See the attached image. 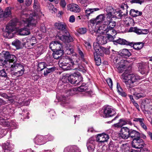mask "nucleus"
I'll return each instance as SVG.
<instances>
[{
  "label": "nucleus",
  "mask_w": 152,
  "mask_h": 152,
  "mask_svg": "<svg viewBox=\"0 0 152 152\" xmlns=\"http://www.w3.org/2000/svg\"><path fill=\"white\" fill-rule=\"evenodd\" d=\"M37 21L33 20L31 17L27 19L26 21H23L21 26L24 27L19 30V33L20 35H28L30 34V30L32 29L36 26Z\"/></svg>",
  "instance_id": "obj_1"
},
{
  "label": "nucleus",
  "mask_w": 152,
  "mask_h": 152,
  "mask_svg": "<svg viewBox=\"0 0 152 152\" xmlns=\"http://www.w3.org/2000/svg\"><path fill=\"white\" fill-rule=\"evenodd\" d=\"M123 81L124 82L127 87L129 88L133 86V84L140 80L139 77L135 74H130L124 72L121 76Z\"/></svg>",
  "instance_id": "obj_2"
},
{
  "label": "nucleus",
  "mask_w": 152,
  "mask_h": 152,
  "mask_svg": "<svg viewBox=\"0 0 152 152\" xmlns=\"http://www.w3.org/2000/svg\"><path fill=\"white\" fill-rule=\"evenodd\" d=\"M112 25L108 27H102V32L107 34L108 36L107 39H108L110 41H112L113 40V36L116 34V31L114 29V27L116 26V22H112Z\"/></svg>",
  "instance_id": "obj_3"
},
{
  "label": "nucleus",
  "mask_w": 152,
  "mask_h": 152,
  "mask_svg": "<svg viewBox=\"0 0 152 152\" xmlns=\"http://www.w3.org/2000/svg\"><path fill=\"white\" fill-rule=\"evenodd\" d=\"M34 9V12L30 15L29 17H31L32 18L37 21L40 18V16L41 13L40 11V7L37 0H34L33 6Z\"/></svg>",
  "instance_id": "obj_4"
},
{
  "label": "nucleus",
  "mask_w": 152,
  "mask_h": 152,
  "mask_svg": "<svg viewBox=\"0 0 152 152\" xmlns=\"http://www.w3.org/2000/svg\"><path fill=\"white\" fill-rule=\"evenodd\" d=\"M96 20H97V22L99 24V23H102V26H101L99 28L100 30H102V27L104 26V27H107L111 26L112 25V23L116 22L114 21H113L112 19H111V21H110V23H105V22L106 21L107 19V17L105 18V15L104 14H101L98 15L96 18Z\"/></svg>",
  "instance_id": "obj_5"
},
{
  "label": "nucleus",
  "mask_w": 152,
  "mask_h": 152,
  "mask_svg": "<svg viewBox=\"0 0 152 152\" xmlns=\"http://www.w3.org/2000/svg\"><path fill=\"white\" fill-rule=\"evenodd\" d=\"M7 69H10V70L12 71H18L20 72L22 71L23 73L25 71V69L23 64L17 62H14L13 65H11L9 64H7Z\"/></svg>",
  "instance_id": "obj_6"
},
{
  "label": "nucleus",
  "mask_w": 152,
  "mask_h": 152,
  "mask_svg": "<svg viewBox=\"0 0 152 152\" xmlns=\"http://www.w3.org/2000/svg\"><path fill=\"white\" fill-rule=\"evenodd\" d=\"M103 117L104 118L111 117L116 114L115 110L109 106H104L103 107Z\"/></svg>",
  "instance_id": "obj_7"
},
{
  "label": "nucleus",
  "mask_w": 152,
  "mask_h": 152,
  "mask_svg": "<svg viewBox=\"0 0 152 152\" xmlns=\"http://www.w3.org/2000/svg\"><path fill=\"white\" fill-rule=\"evenodd\" d=\"M54 26L56 29L61 31L63 33H64L66 34H69L68 27L65 23L58 22L55 23Z\"/></svg>",
  "instance_id": "obj_8"
},
{
  "label": "nucleus",
  "mask_w": 152,
  "mask_h": 152,
  "mask_svg": "<svg viewBox=\"0 0 152 152\" xmlns=\"http://www.w3.org/2000/svg\"><path fill=\"white\" fill-rule=\"evenodd\" d=\"M17 23V19H14L11 20L7 25L6 31L8 35L11 34V33L15 30V26L16 25Z\"/></svg>",
  "instance_id": "obj_9"
},
{
  "label": "nucleus",
  "mask_w": 152,
  "mask_h": 152,
  "mask_svg": "<svg viewBox=\"0 0 152 152\" xmlns=\"http://www.w3.org/2000/svg\"><path fill=\"white\" fill-rule=\"evenodd\" d=\"M116 9H114L111 6H108L107 7L106 9V11L107 12L106 15L107 19L106 21L105 22V23H110V21H111V19H112L113 18V17L114 14H115V10Z\"/></svg>",
  "instance_id": "obj_10"
},
{
  "label": "nucleus",
  "mask_w": 152,
  "mask_h": 152,
  "mask_svg": "<svg viewBox=\"0 0 152 152\" xmlns=\"http://www.w3.org/2000/svg\"><path fill=\"white\" fill-rule=\"evenodd\" d=\"M99 44H100L97 42H94L93 46L95 52L94 53V55L99 54L102 56L105 48L100 46Z\"/></svg>",
  "instance_id": "obj_11"
},
{
  "label": "nucleus",
  "mask_w": 152,
  "mask_h": 152,
  "mask_svg": "<svg viewBox=\"0 0 152 152\" xmlns=\"http://www.w3.org/2000/svg\"><path fill=\"white\" fill-rule=\"evenodd\" d=\"M132 145V147L140 149L144 147L145 143L143 140L140 137L133 139Z\"/></svg>",
  "instance_id": "obj_12"
},
{
  "label": "nucleus",
  "mask_w": 152,
  "mask_h": 152,
  "mask_svg": "<svg viewBox=\"0 0 152 152\" xmlns=\"http://www.w3.org/2000/svg\"><path fill=\"white\" fill-rule=\"evenodd\" d=\"M138 67L140 73L142 75H147L149 70L148 65L145 63L139 64Z\"/></svg>",
  "instance_id": "obj_13"
},
{
  "label": "nucleus",
  "mask_w": 152,
  "mask_h": 152,
  "mask_svg": "<svg viewBox=\"0 0 152 152\" xmlns=\"http://www.w3.org/2000/svg\"><path fill=\"white\" fill-rule=\"evenodd\" d=\"M130 129L126 127H123L120 131L119 136L122 139H126L129 137Z\"/></svg>",
  "instance_id": "obj_14"
},
{
  "label": "nucleus",
  "mask_w": 152,
  "mask_h": 152,
  "mask_svg": "<svg viewBox=\"0 0 152 152\" xmlns=\"http://www.w3.org/2000/svg\"><path fill=\"white\" fill-rule=\"evenodd\" d=\"M49 47L52 51L63 48L62 44L59 42L56 41H53L50 43Z\"/></svg>",
  "instance_id": "obj_15"
},
{
  "label": "nucleus",
  "mask_w": 152,
  "mask_h": 152,
  "mask_svg": "<svg viewBox=\"0 0 152 152\" xmlns=\"http://www.w3.org/2000/svg\"><path fill=\"white\" fill-rule=\"evenodd\" d=\"M124 64L116 65V66L114 67L115 68L117 69L118 72L121 73L124 71L126 72L128 69L130 68V67H129V62L128 63L124 64Z\"/></svg>",
  "instance_id": "obj_16"
},
{
  "label": "nucleus",
  "mask_w": 152,
  "mask_h": 152,
  "mask_svg": "<svg viewBox=\"0 0 152 152\" xmlns=\"http://www.w3.org/2000/svg\"><path fill=\"white\" fill-rule=\"evenodd\" d=\"M74 63L71 62H63L60 63L59 65L60 67L64 70H69L72 69V66L74 65Z\"/></svg>",
  "instance_id": "obj_17"
},
{
  "label": "nucleus",
  "mask_w": 152,
  "mask_h": 152,
  "mask_svg": "<svg viewBox=\"0 0 152 152\" xmlns=\"http://www.w3.org/2000/svg\"><path fill=\"white\" fill-rule=\"evenodd\" d=\"M67 9L75 13H79L81 11L80 7L76 4H70L67 6Z\"/></svg>",
  "instance_id": "obj_18"
},
{
  "label": "nucleus",
  "mask_w": 152,
  "mask_h": 152,
  "mask_svg": "<svg viewBox=\"0 0 152 152\" xmlns=\"http://www.w3.org/2000/svg\"><path fill=\"white\" fill-rule=\"evenodd\" d=\"M109 139V136L108 134H99L96 137V140L100 142H106Z\"/></svg>",
  "instance_id": "obj_19"
},
{
  "label": "nucleus",
  "mask_w": 152,
  "mask_h": 152,
  "mask_svg": "<svg viewBox=\"0 0 152 152\" xmlns=\"http://www.w3.org/2000/svg\"><path fill=\"white\" fill-rule=\"evenodd\" d=\"M67 35H63L59 37L58 38L64 42H72L74 41L73 38L69 34V33Z\"/></svg>",
  "instance_id": "obj_20"
},
{
  "label": "nucleus",
  "mask_w": 152,
  "mask_h": 152,
  "mask_svg": "<svg viewBox=\"0 0 152 152\" xmlns=\"http://www.w3.org/2000/svg\"><path fill=\"white\" fill-rule=\"evenodd\" d=\"M64 152H81L80 149L76 146H69L66 147Z\"/></svg>",
  "instance_id": "obj_21"
},
{
  "label": "nucleus",
  "mask_w": 152,
  "mask_h": 152,
  "mask_svg": "<svg viewBox=\"0 0 152 152\" xmlns=\"http://www.w3.org/2000/svg\"><path fill=\"white\" fill-rule=\"evenodd\" d=\"M114 42L122 45H126L130 46H132L133 45V42H130L125 39L120 38L115 40Z\"/></svg>",
  "instance_id": "obj_22"
},
{
  "label": "nucleus",
  "mask_w": 152,
  "mask_h": 152,
  "mask_svg": "<svg viewBox=\"0 0 152 152\" xmlns=\"http://www.w3.org/2000/svg\"><path fill=\"white\" fill-rule=\"evenodd\" d=\"M1 147L4 152H9L12 150L13 148V145L9 142H7L3 144Z\"/></svg>",
  "instance_id": "obj_23"
},
{
  "label": "nucleus",
  "mask_w": 152,
  "mask_h": 152,
  "mask_svg": "<svg viewBox=\"0 0 152 152\" xmlns=\"http://www.w3.org/2000/svg\"><path fill=\"white\" fill-rule=\"evenodd\" d=\"M140 133L134 130H130L129 137L134 139L140 137Z\"/></svg>",
  "instance_id": "obj_24"
},
{
  "label": "nucleus",
  "mask_w": 152,
  "mask_h": 152,
  "mask_svg": "<svg viewBox=\"0 0 152 152\" xmlns=\"http://www.w3.org/2000/svg\"><path fill=\"white\" fill-rule=\"evenodd\" d=\"M119 53L120 56L125 58H127L131 55L130 52L126 49H124L121 50L120 51Z\"/></svg>",
  "instance_id": "obj_25"
},
{
  "label": "nucleus",
  "mask_w": 152,
  "mask_h": 152,
  "mask_svg": "<svg viewBox=\"0 0 152 152\" xmlns=\"http://www.w3.org/2000/svg\"><path fill=\"white\" fill-rule=\"evenodd\" d=\"M35 143L38 145H41L45 143L44 138L43 136L38 135L37 136L34 140Z\"/></svg>",
  "instance_id": "obj_26"
},
{
  "label": "nucleus",
  "mask_w": 152,
  "mask_h": 152,
  "mask_svg": "<svg viewBox=\"0 0 152 152\" xmlns=\"http://www.w3.org/2000/svg\"><path fill=\"white\" fill-rule=\"evenodd\" d=\"M97 42L101 45L106 44L107 42V38L102 35L98 36L96 38Z\"/></svg>",
  "instance_id": "obj_27"
},
{
  "label": "nucleus",
  "mask_w": 152,
  "mask_h": 152,
  "mask_svg": "<svg viewBox=\"0 0 152 152\" xmlns=\"http://www.w3.org/2000/svg\"><path fill=\"white\" fill-rule=\"evenodd\" d=\"M16 59L15 56L13 55L10 54L8 59L6 60V67H7V64H10L13 65L14 62H16Z\"/></svg>",
  "instance_id": "obj_28"
},
{
  "label": "nucleus",
  "mask_w": 152,
  "mask_h": 152,
  "mask_svg": "<svg viewBox=\"0 0 152 152\" xmlns=\"http://www.w3.org/2000/svg\"><path fill=\"white\" fill-rule=\"evenodd\" d=\"M74 73H75L76 75H75V80H77V82H75V84L76 85H80L83 81V78L80 73L78 72H75Z\"/></svg>",
  "instance_id": "obj_29"
},
{
  "label": "nucleus",
  "mask_w": 152,
  "mask_h": 152,
  "mask_svg": "<svg viewBox=\"0 0 152 152\" xmlns=\"http://www.w3.org/2000/svg\"><path fill=\"white\" fill-rule=\"evenodd\" d=\"M126 13H124L123 12L120 10L118 9L116 10L115 14H114L113 17H116L118 18H122L123 15L125 16L127 13V10H126Z\"/></svg>",
  "instance_id": "obj_30"
},
{
  "label": "nucleus",
  "mask_w": 152,
  "mask_h": 152,
  "mask_svg": "<svg viewBox=\"0 0 152 152\" xmlns=\"http://www.w3.org/2000/svg\"><path fill=\"white\" fill-rule=\"evenodd\" d=\"M123 62H124V64H126V63H128V62L126 60L121 59L119 56H115L113 59L114 67L116 66V65H119Z\"/></svg>",
  "instance_id": "obj_31"
},
{
  "label": "nucleus",
  "mask_w": 152,
  "mask_h": 152,
  "mask_svg": "<svg viewBox=\"0 0 152 152\" xmlns=\"http://www.w3.org/2000/svg\"><path fill=\"white\" fill-rule=\"evenodd\" d=\"M99 10V8H88L85 11V12L86 14V16L87 17H88L91 14L93 13L94 12L97 11Z\"/></svg>",
  "instance_id": "obj_32"
},
{
  "label": "nucleus",
  "mask_w": 152,
  "mask_h": 152,
  "mask_svg": "<svg viewBox=\"0 0 152 152\" xmlns=\"http://www.w3.org/2000/svg\"><path fill=\"white\" fill-rule=\"evenodd\" d=\"M116 88L117 91L120 95L124 97L126 96L127 95L123 91V89L118 83H117V84Z\"/></svg>",
  "instance_id": "obj_33"
},
{
  "label": "nucleus",
  "mask_w": 152,
  "mask_h": 152,
  "mask_svg": "<svg viewBox=\"0 0 152 152\" xmlns=\"http://www.w3.org/2000/svg\"><path fill=\"white\" fill-rule=\"evenodd\" d=\"M10 54L9 52L7 51H3L0 53V58L5 59L7 60L8 59V57L10 56Z\"/></svg>",
  "instance_id": "obj_34"
},
{
  "label": "nucleus",
  "mask_w": 152,
  "mask_h": 152,
  "mask_svg": "<svg viewBox=\"0 0 152 152\" xmlns=\"http://www.w3.org/2000/svg\"><path fill=\"white\" fill-rule=\"evenodd\" d=\"M144 45V43L142 42H137L135 44V45L134 44L133 42V45L131 46V47L133 46V48L135 50H139L143 47Z\"/></svg>",
  "instance_id": "obj_35"
},
{
  "label": "nucleus",
  "mask_w": 152,
  "mask_h": 152,
  "mask_svg": "<svg viewBox=\"0 0 152 152\" xmlns=\"http://www.w3.org/2000/svg\"><path fill=\"white\" fill-rule=\"evenodd\" d=\"M12 45L15 46L17 49H19L22 47V44L21 42L18 39H16L12 42Z\"/></svg>",
  "instance_id": "obj_36"
},
{
  "label": "nucleus",
  "mask_w": 152,
  "mask_h": 152,
  "mask_svg": "<svg viewBox=\"0 0 152 152\" xmlns=\"http://www.w3.org/2000/svg\"><path fill=\"white\" fill-rule=\"evenodd\" d=\"M11 13L10 8L8 7H7L5 9L4 12H3V18H7L8 17H10L11 15Z\"/></svg>",
  "instance_id": "obj_37"
},
{
  "label": "nucleus",
  "mask_w": 152,
  "mask_h": 152,
  "mask_svg": "<svg viewBox=\"0 0 152 152\" xmlns=\"http://www.w3.org/2000/svg\"><path fill=\"white\" fill-rule=\"evenodd\" d=\"M142 91L139 88V90H138V91H137L134 96L136 99H138L140 98L144 97L146 96L145 94L142 93Z\"/></svg>",
  "instance_id": "obj_38"
},
{
  "label": "nucleus",
  "mask_w": 152,
  "mask_h": 152,
  "mask_svg": "<svg viewBox=\"0 0 152 152\" xmlns=\"http://www.w3.org/2000/svg\"><path fill=\"white\" fill-rule=\"evenodd\" d=\"M75 75H76L75 73H72L70 75V76L68 78V81L72 84H75V82H77V80H75Z\"/></svg>",
  "instance_id": "obj_39"
},
{
  "label": "nucleus",
  "mask_w": 152,
  "mask_h": 152,
  "mask_svg": "<svg viewBox=\"0 0 152 152\" xmlns=\"http://www.w3.org/2000/svg\"><path fill=\"white\" fill-rule=\"evenodd\" d=\"M61 103L64 106H67L69 103V98L67 97L63 96L61 99Z\"/></svg>",
  "instance_id": "obj_40"
},
{
  "label": "nucleus",
  "mask_w": 152,
  "mask_h": 152,
  "mask_svg": "<svg viewBox=\"0 0 152 152\" xmlns=\"http://www.w3.org/2000/svg\"><path fill=\"white\" fill-rule=\"evenodd\" d=\"M94 60L97 66L100 65L101 63V59L100 57V55H94Z\"/></svg>",
  "instance_id": "obj_41"
},
{
  "label": "nucleus",
  "mask_w": 152,
  "mask_h": 152,
  "mask_svg": "<svg viewBox=\"0 0 152 152\" xmlns=\"http://www.w3.org/2000/svg\"><path fill=\"white\" fill-rule=\"evenodd\" d=\"M129 31L134 32L138 34H141L142 33L141 30L138 28L137 27L130 28L129 30Z\"/></svg>",
  "instance_id": "obj_42"
},
{
  "label": "nucleus",
  "mask_w": 152,
  "mask_h": 152,
  "mask_svg": "<svg viewBox=\"0 0 152 152\" xmlns=\"http://www.w3.org/2000/svg\"><path fill=\"white\" fill-rule=\"evenodd\" d=\"M55 70V68L54 67L51 68H45L44 70V76H47L48 75L53 72Z\"/></svg>",
  "instance_id": "obj_43"
},
{
  "label": "nucleus",
  "mask_w": 152,
  "mask_h": 152,
  "mask_svg": "<svg viewBox=\"0 0 152 152\" xmlns=\"http://www.w3.org/2000/svg\"><path fill=\"white\" fill-rule=\"evenodd\" d=\"M37 42V39L34 37H33L30 40L29 43L31 45H29V46L32 48L34 46H35Z\"/></svg>",
  "instance_id": "obj_44"
},
{
  "label": "nucleus",
  "mask_w": 152,
  "mask_h": 152,
  "mask_svg": "<svg viewBox=\"0 0 152 152\" xmlns=\"http://www.w3.org/2000/svg\"><path fill=\"white\" fill-rule=\"evenodd\" d=\"M46 68L45 63L44 62H41L39 63L38 66V69L39 71H41Z\"/></svg>",
  "instance_id": "obj_45"
},
{
  "label": "nucleus",
  "mask_w": 152,
  "mask_h": 152,
  "mask_svg": "<svg viewBox=\"0 0 152 152\" xmlns=\"http://www.w3.org/2000/svg\"><path fill=\"white\" fill-rule=\"evenodd\" d=\"M85 85L86 84L85 83H82L80 86L78 87L77 88L78 90L80 92H83L86 91L87 88Z\"/></svg>",
  "instance_id": "obj_46"
},
{
  "label": "nucleus",
  "mask_w": 152,
  "mask_h": 152,
  "mask_svg": "<svg viewBox=\"0 0 152 152\" xmlns=\"http://www.w3.org/2000/svg\"><path fill=\"white\" fill-rule=\"evenodd\" d=\"M95 139L94 137H91L88 139L87 143V145H95Z\"/></svg>",
  "instance_id": "obj_47"
},
{
  "label": "nucleus",
  "mask_w": 152,
  "mask_h": 152,
  "mask_svg": "<svg viewBox=\"0 0 152 152\" xmlns=\"http://www.w3.org/2000/svg\"><path fill=\"white\" fill-rule=\"evenodd\" d=\"M56 54L58 55L59 57H61L64 53V50L63 48L60 49V50H56L54 51H53Z\"/></svg>",
  "instance_id": "obj_48"
},
{
  "label": "nucleus",
  "mask_w": 152,
  "mask_h": 152,
  "mask_svg": "<svg viewBox=\"0 0 152 152\" xmlns=\"http://www.w3.org/2000/svg\"><path fill=\"white\" fill-rule=\"evenodd\" d=\"M130 88L129 90L131 94L135 96L137 91H138V90H139V88Z\"/></svg>",
  "instance_id": "obj_49"
},
{
  "label": "nucleus",
  "mask_w": 152,
  "mask_h": 152,
  "mask_svg": "<svg viewBox=\"0 0 152 152\" xmlns=\"http://www.w3.org/2000/svg\"><path fill=\"white\" fill-rule=\"evenodd\" d=\"M7 133V131L4 129L0 127V139L3 137Z\"/></svg>",
  "instance_id": "obj_50"
},
{
  "label": "nucleus",
  "mask_w": 152,
  "mask_h": 152,
  "mask_svg": "<svg viewBox=\"0 0 152 152\" xmlns=\"http://www.w3.org/2000/svg\"><path fill=\"white\" fill-rule=\"evenodd\" d=\"M14 72H13L11 73V75L12 76H16L17 77H19L20 76L22 75L23 73L22 71H21L20 72L18 71H14Z\"/></svg>",
  "instance_id": "obj_51"
},
{
  "label": "nucleus",
  "mask_w": 152,
  "mask_h": 152,
  "mask_svg": "<svg viewBox=\"0 0 152 152\" xmlns=\"http://www.w3.org/2000/svg\"><path fill=\"white\" fill-rule=\"evenodd\" d=\"M77 31L79 34H84L86 32L87 29L85 28H80Z\"/></svg>",
  "instance_id": "obj_52"
},
{
  "label": "nucleus",
  "mask_w": 152,
  "mask_h": 152,
  "mask_svg": "<svg viewBox=\"0 0 152 152\" xmlns=\"http://www.w3.org/2000/svg\"><path fill=\"white\" fill-rule=\"evenodd\" d=\"M82 48L80 46H77V51L79 53V55L82 58H84V54L82 50Z\"/></svg>",
  "instance_id": "obj_53"
},
{
  "label": "nucleus",
  "mask_w": 152,
  "mask_h": 152,
  "mask_svg": "<svg viewBox=\"0 0 152 152\" xmlns=\"http://www.w3.org/2000/svg\"><path fill=\"white\" fill-rule=\"evenodd\" d=\"M133 121H134L139 122L140 125L145 121L144 119L143 118H134Z\"/></svg>",
  "instance_id": "obj_54"
},
{
  "label": "nucleus",
  "mask_w": 152,
  "mask_h": 152,
  "mask_svg": "<svg viewBox=\"0 0 152 152\" xmlns=\"http://www.w3.org/2000/svg\"><path fill=\"white\" fill-rule=\"evenodd\" d=\"M74 50L73 46H70L69 45V47L68 48L66 49V51L67 52V53H69V54H72L74 53Z\"/></svg>",
  "instance_id": "obj_55"
},
{
  "label": "nucleus",
  "mask_w": 152,
  "mask_h": 152,
  "mask_svg": "<svg viewBox=\"0 0 152 152\" xmlns=\"http://www.w3.org/2000/svg\"><path fill=\"white\" fill-rule=\"evenodd\" d=\"M87 149L89 151L92 152L94 150L95 145H86Z\"/></svg>",
  "instance_id": "obj_56"
},
{
  "label": "nucleus",
  "mask_w": 152,
  "mask_h": 152,
  "mask_svg": "<svg viewBox=\"0 0 152 152\" xmlns=\"http://www.w3.org/2000/svg\"><path fill=\"white\" fill-rule=\"evenodd\" d=\"M29 114L28 112L27 111L24 110L22 112V114H20V115H22L23 116V118H28L29 117L28 115Z\"/></svg>",
  "instance_id": "obj_57"
},
{
  "label": "nucleus",
  "mask_w": 152,
  "mask_h": 152,
  "mask_svg": "<svg viewBox=\"0 0 152 152\" xmlns=\"http://www.w3.org/2000/svg\"><path fill=\"white\" fill-rule=\"evenodd\" d=\"M0 76L3 77H7V73L5 71L4 69L0 70Z\"/></svg>",
  "instance_id": "obj_58"
},
{
  "label": "nucleus",
  "mask_w": 152,
  "mask_h": 152,
  "mask_svg": "<svg viewBox=\"0 0 152 152\" xmlns=\"http://www.w3.org/2000/svg\"><path fill=\"white\" fill-rule=\"evenodd\" d=\"M59 4L62 8H65L66 5V3L65 0H60Z\"/></svg>",
  "instance_id": "obj_59"
},
{
  "label": "nucleus",
  "mask_w": 152,
  "mask_h": 152,
  "mask_svg": "<svg viewBox=\"0 0 152 152\" xmlns=\"http://www.w3.org/2000/svg\"><path fill=\"white\" fill-rule=\"evenodd\" d=\"M78 64V67L76 68L79 71H81L83 72H85L86 71V70L85 69H84V67H83V66L79 65V64Z\"/></svg>",
  "instance_id": "obj_60"
},
{
  "label": "nucleus",
  "mask_w": 152,
  "mask_h": 152,
  "mask_svg": "<svg viewBox=\"0 0 152 152\" xmlns=\"http://www.w3.org/2000/svg\"><path fill=\"white\" fill-rule=\"evenodd\" d=\"M106 82L107 83L109 86L112 88L113 86V83L111 79L108 78L106 80Z\"/></svg>",
  "instance_id": "obj_61"
},
{
  "label": "nucleus",
  "mask_w": 152,
  "mask_h": 152,
  "mask_svg": "<svg viewBox=\"0 0 152 152\" xmlns=\"http://www.w3.org/2000/svg\"><path fill=\"white\" fill-rule=\"evenodd\" d=\"M6 60L4 61L3 58H0V67L3 66L6 67Z\"/></svg>",
  "instance_id": "obj_62"
},
{
  "label": "nucleus",
  "mask_w": 152,
  "mask_h": 152,
  "mask_svg": "<svg viewBox=\"0 0 152 152\" xmlns=\"http://www.w3.org/2000/svg\"><path fill=\"white\" fill-rule=\"evenodd\" d=\"M144 1L142 0H132L131 1V2L132 3H138L141 4Z\"/></svg>",
  "instance_id": "obj_63"
},
{
  "label": "nucleus",
  "mask_w": 152,
  "mask_h": 152,
  "mask_svg": "<svg viewBox=\"0 0 152 152\" xmlns=\"http://www.w3.org/2000/svg\"><path fill=\"white\" fill-rule=\"evenodd\" d=\"M70 76V75H69V74H67L66 73H64L63 74V76L64 77L62 78V81H64V80H68V78Z\"/></svg>",
  "instance_id": "obj_64"
}]
</instances>
